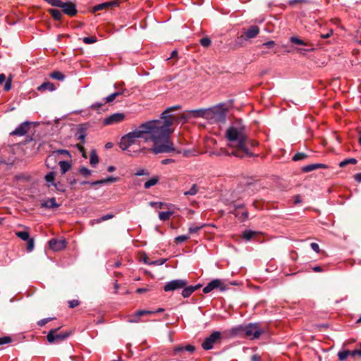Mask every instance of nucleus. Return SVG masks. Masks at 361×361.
Listing matches in <instances>:
<instances>
[{
	"label": "nucleus",
	"instance_id": "nucleus-42",
	"mask_svg": "<svg viewBox=\"0 0 361 361\" xmlns=\"http://www.w3.org/2000/svg\"><path fill=\"white\" fill-rule=\"evenodd\" d=\"M198 187L196 184H193L190 189L188 191L184 192V195H195L197 193Z\"/></svg>",
	"mask_w": 361,
	"mask_h": 361
},
{
	"label": "nucleus",
	"instance_id": "nucleus-18",
	"mask_svg": "<svg viewBox=\"0 0 361 361\" xmlns=\"http://www.w3.org/2000/svg\"><path fill=\"white\" fill-rule=\"evenodd\" d=\"M50 247L53 250H61L66 247V242L64 240L51 239L49 242Z\"/></svg>",
	"mask_w": 361,
	"mask_h": 361
},
{
	"label": "nucleus",
	"instance_id": "nucleus-32",
	"mask_svg": "<svg viewBox=\"0 0 361 361\" xmlns=\"http://www.w3.org/2000/svg\"><path fill=\"white\" fill-rule=\"evenodd\" d=\"M49 13L51 15L53 18L56 20H61L62 18V13L59 10L50 8L48 10Z\"/></svg>",
	"mask_w": 361,
	"mask_h": 361
},
{
	"label": "nucleus",
	"instance_id": "nucleus-15",
	"mask_svg": "<svg viewBox=\"0 0 361 361\" xmlns=\"http://www.w3.org/2000/svg\"><path fill=\"white\" fill-rule=\"evenodd\" d=\"M221 282L219 279H214L210 281L207 285L204 287L203 292L204 293H208L215 288H220V290L222 292L225 290L224 287H221Z\"/></svg>",
	"mask_w": 361,
	"mask_h": 361
},
{
	"label": "nucleus",
	"instance_id": "nucleus-21",
	"mask_svg": "<svg viewBox=\"0 0 361 361\" xmlns=\"http://www.w3.org/2000/svg\"><path fill=\"white\" fill-rule=\"evenodd\" d=\"M154 312L149 310H139L137 311L135 315L129 319V322L130 323H137L140 322V317L145 315V314H154Z\"/></svg>",
	"mask_w": 361,
	"mask_h": 361
},
{
	"label": "nucleus",
	"instance_id": "nucleus-45",
	"mask_svg": "<svg viewBox=\"0 0 361 361\" xmlns=\"http://www.w3.org/2000/svg\"><path fill=\"white\" fill-rule=\"evenodd\" d=\"M204 226V224H200L199 226L192 225L189 227L188 231L190 233H195L198 232Z\"/></svg>",
	"mask_w": 361,
	"mask_h": 361
},
{
	"label": "nucleus",
	"instance_id": "nucleus-27",
	"mask_svg": "<svg viewBox=\"0 0 361 361\" xmlns=\"http://www.w3.org/2000/svg\"><path fill=\"white\" fill-rule=\"evenodd\" d=\"M59 165L62 175L65 174L71 168V163L68 161H60Z\"/></svg>",
	"mask_w": 361,
	"mask_h": 361
},
{
	"label": "nucleus",
	"instance_id": "nucleus-59",
	"mask_svg": "<svg viewBox=\"0 0 361 361\" xmlns=\"http://www.w3.org/2000/svg\"><path fill=\"white\" fill-rule=\"evenodd\" d=\"M51 319H52V318L42 319L37 322V324L40 326H42L45 325L48 322L51 321Z\"/></svg>",
	"mask_w": 361,
	"mask_h": 361
},
{
	"label": "nucleus",
	"instance_id": "nucleus-62",
	"mask_svg": "<svg viewBox=\"0 0 361 361\" xmlns=\"http://www.w3.org/2000/svg\"><path fill=\"white\" fill-rule=\"evenodd\" d=\"M333 35V30H330L329 32L326 34H322L320 37L322 39H326L330 37Z\"/></svg>",
	"mask_w": 361,
	"mask_h": 361
},
{
	"label": "nucleus",
	"instance_id": "nucleus-16",
	"mask_svg": "<svg viewBox=\"0 0 361 361\" xmlns=\"http://www.w3.org/2000/svg\"><path fill=\"white\" fill-rule=\"evenodd\" d=\"M259 32V28L257 25H252L248 27V29L244 32V34L242 35L245 39H249L255 38Z\"/></svg>",
	"mask_w": 361,
	"mask_h": 361
},
{
	"label": "nucleus",
	"instance_id": "nucleus-22",
	"mask_svg": "<svg viewBox=\"0 0 361 361\" xmlns=\"http://www.w3.org/2000/svg\"><path fill=\"white\" fill-rule=\"evenodd\" d=\"M200 285H195V286H185L182 290V295L183 298H188L190 297L193 292H195L196 290L199 289L200 288Z\"/></svg>",
	"mask_w": 361,
	"mask_h": 361
},
{
	"label": "nucleus",
	"instance_id": "nucleus-47",
	"mask_svg": "<svg viewBox=\"0 0 361 361\" xmlns=\"http://www.w3.org/2000/svg\"><path fill=\"white\" fill-rule=\"evenodd\" d=\"M79 171L85 177H88L92 173V171L85 166L81 167Z\"/></svg>",
	"mask_w": 361,
	"mask_h": 361
},
{
	"label": "nucleus",
	"instance_id": "nucleus-11",
	"mask_svg": "<svg viewBox=\"0 0 361 361\" xmlns=\"http://www.w3.org/2000/svg\"><path fill=\"white\" fill-rule=\"evenodd\" d=\"M188 114L192 118H202L209 121V108L190 110Z\"/></svg>",
	"mask_w": 361,
	"mask_h": 361
},
{
	"label": "nucleus",
	"instance_id": "nucleus-28",
	"mask_svg": "<svg viewBox=\"0 0 361 361\" xmlns=\"http://www.w3.org/2000/svg\"><path fill=\"white\" fill-rule=\"evenodd\" d=\"M195 350V348L192 345H188L185 346H177L174 348L175 354H178V353L185 350L190 353H193Z\"/></svg>",
	"mask_w": 361,
	"mask_h": 361
},
{
	"label": "nucleus",
	"instance_id": "nucleus-38",
	"mask_svg": "<svg viewBox=\"0 0 361 361\" xmlns=\"http://www.w3.org/2000/svg\"><path fill=\"white\" fill-rule=\"evenodd\" d=\"M44 179L47 183L53 185L54 183V179H55V172H54V171L49 172L48 174H47L45 176Z\"/></svg>",
	"mask_w": 361,
	"mask_h": 361
},
{
	"label": "nucleus",
	"instance_id": "nucleus-39",
	"mask_svg": "<svg viewBox=\"0 0 361 361\" xmlns=\"http://www.w3.org/2000/svg\"><path fill=\"white\" fill-rule=\"evenodd\" d=\"M173 214L172 212H160L159 213V218L161 221L169 220L171 216Z\"/></svg>",
	"mask_w": 361,
	"mask_h": 361
},
{
	"label": "nucleus",
	"instance_id": "nucleus-26",
	"mask_svg": "<svg viewBox=\"0 0 361 361\" xmlns=\"http://www.w3.org/2000/svg\"><path fill=\"white\" fill-rule=\"evenodd\" d=\"M55 89H56V87H55L54 83H52L49 81L43 82L41 85H39L37 87V90L41 92L45 91V90H49L50 92H52V91L55 90Z\"/></svg>",
	"mask_w": 361,
	"mask_h": 361
},
{
	"label": "nucleus",
	"instance_id": "nucleus-29",
	"mask_svg": "<svg viewBox=\"0 0 361 361\" xmlns=\"http://www.w3.org/2000/svg\"><path fill=\"white\" fill-rule=\"evenodd\" d=\"M290 42L292 44H298V45H302V46H310L312 44L305 42L300 39H299L298 37L293 36L290 38Z\"/></svg>",
	"mask_w": 361,
	"mask_h": 361
},
{
	"label": "nucleus",
	"instance_id": "nucleus-12",
	"mask_svg": "<svg viewBox=\"0 0 361 361\" xmlns=\"http://www.w3.org/2000/svg\"><path fill=\"white\" fill-rule=\"evenodd\" d=\"M259 145V142L257 141V140H250L248 138V137L247 136V139H246V141L243 143V148H245V149H247V151L248 152L247 154H245L242 159L245 158V157H257L258 155L257 154H255L252 152H250V147H255L257 146H258Z\"/></svg>",
	"mask_w": 361,
	"mask_h": 361
},
{
	"label": "nucleus",
	"instance_id": "nucleus-64",
	"mask_svg": "<svg viewBox=\"0 0 361 361\" xmlns=\"http://www.w3.org/2000/svg\"><path fill=\"white\" fill-rule=\"evenodd\" d=\"M252 361H262L261 357L258 355H254L251 357Z\"/></svg>",
	"mask_w": 361,
	"mask_h": 361
},
{
	"label": "nucleus",
	"instance_id": "nucleus-52",
	"mask_svg": "<svg viewBox=\"0 0 361 361\" xmlns=\"http://www.w3.org/2000/svg\"><path fill=\"white\" fill-rule=\"evenodd\" d=\"M27 241V250L28 252H32L34 249L35 242L33 238H30Z\"/></svg>",
	"mask_w": 361,
	"mask_h": 361
},
{
	"label": "nucleus",
	"instance_id": "nucleus-35",
	"mask_svg": "<svg viewBox=\"0 0 361 361\" xmlns=\"http://www.w3.org/2000/svg\"><path fill=\"white\" fill-rule=\"evenodd\" d=\"M90 162L93 167H94L99 162V157L94 150H92L90 152Z\"/></svg>",
	"mask_w": 361,
	"mask_h": 361
},
{
	"label": "nucleus",
	"instance_id": "nucleus-25",
	"mask_svg": "<svg viewBox=\"0 0 361 361\" xmlns=\"http://www.w3.org/2000/svg\"><path fill=\"white\" fill-rule=\"evenodd\" d=\"M117 180H118L117 177L109 176L106 178L93 181L92 183H91V185H102V184H105V183H114V182H116Z\"/></svg>",
	"mask_w": 361,
	"mask_h": 361
},
{
	"label": "nucleus",
	"instance_id": "nucleus-61",
	"mask_svg": "<svg viewBox=\"0 0 361 361\" xmlns=\"http://www.w3.org/2000/svg\"><path fill=\"white\" fill-rule=\"evenodd\" d=\"M11 80H7L6 81L5 85H4V89L6 91H8V90H11Z\"/></svg>",
	"mask_w": 361,
	"mask_h": 361
},
{
	"label": "nucleus",
	"instance_id": "nucleus-14",
	"mask_svg": "<svg viewBox=\"0 0 361 361\" xmlns=\"http://www.w3.org/2000/svg\"><path fill=\"white\" fill-rule=\"evenodd\" d=\"M63 12L70 16H73L77 13V9L75 4L72 2H62L61 6Z\"/></svg>",
	"mask_w": 361,
	"mask_h": 361
},
{
	"label": "nucleus",
	"instance_id": "nucleus-31",
	"mask_svg": "<svg viewBox=\"0 0 361 361\" xmlns=\"http://www.w3.org/2000/svg\"><path fill=\"white\" fill-rule=\"evenodd\" d=\"M57 154H63V155H66V156L71 157V154H70L69 151H68L66 149H57V150L52 152V154L48 157V158L47 159V162H48V161L49 159H51L52 158V157L57 155Z\"/></svg>",
	"mask_w": 361,
	"mask_h": 361
},
{
	"label": "nucleus",
	"instance_id": "nucleus-13",
	"mask_svg": "<svg viewBox=\"0 0 361 361\" xmlns=\"http://www.w3.org/2000/svg\"><path fill=\"white\" fill-rule=\"evenodd\" d=\"M29 121H24L20 123L13 132L11 133V135L23 136L25 135L30 129Z\"/></svg>",
	"mask_w": 361,
	"mask_h": 361
},
{
	"label": "nucleus",
	"instance_id": "nucleus-40",
	"mask_svg": "<svg viewBox=\"0 0 361 361\" xmlns=\"http://www.w3.org/2000/svg\"><path fill=\"white\" fill-rule=\"evenodd\" d=\"M357 164V159L355 158H350V159H345L339 163V166L345 167V166H347L348 164Z\"/></svg>",
	"mask_w": 361,
	"mask_h": 361
},
{
	"label": "nucleus",
	"instance_id": "nucleus-57",
	"mask_svg": "<svg viewBox=\"0 0 361 361\" xmlns=\"http://www.w3.org/2000/svg\"><path fill=\"white\" fill-rule=\"evenodd\" d=\"M166 262V259H159V260H157V261H154V262H147V263H148V264H150V265H152V264L162 265Z\"/></svg>",
	"mask_w": 361,
	"mask_h": 361
},
{
	"label": "nucleus",
	"instance_id": "nucleus-50",
	"mask_svg": "<svg viewBox=\"0 0 361 361\" xmlns=\"http://www.w3.org/2000/svg\"><path fill=\"white\" fill-rule=\"evenodd\" d=\"M95 37H85L82 39V42L85 44H90L97 42Z\"/></svg>",
	"mask_w": 361,
	"mask_h": 361
},
{
	"label": "nucleus",
	"instance_id": "nucleus-6",
	"mask_svg": "<svg viewBox=\"0 0 361 361\" xmlns=\"http://www.w3.org/2000/svg\"><path fill=\"white\" fill-rule=\"evenodd\" d=\"M244 337L251 339L257 338L264 333V331L255 323H250L247 326H243Z\"/></svg>",
	"mask_w": 361,
	"mask_h": 361
},
{
	"label": "nucleus",
	"instance_id": "nucleus-44",
	"mask_svg": "<svg viewBox=\"0 0 361 361\" xmlns=\"http://www.w3.org/2000/svg\"><path fill=\"white\" fill-rule=\"evenodd\" d=\"M53 186L59 192H64L66 191V187L61 181L54 182Z\"/></svg>",
	"mask_w": 361,
	"mask_h": 361
},
{
	"label": "nucleus",
	"instance_id": "nucleus-17",
	"mask_svg": "<svg viewBox=\"0 0 361 361\" xmlns=\"http://www.w3.org/2000/svg\"><path fill=\"white\" fill-rule=\"evenodd\" d=\"M240 106L241 103H237L235 96H230V98L227 99V118H231L233 116V114H228L231 109L235 108L238 110Z\"/></svg>",
	"mask_w": 361,
	"mask_h": 361
},
{
	"label": "nucleus",
	"instance_id": "nucleus-23",
	"mask_svg": "<svg viewBox=\"0 0 361 361\" xmlns=\"http://www.w3.org/2000/svg\"><path fill=\"white\" fill-rule=\"evenodd\" d=\"M117 5H118V2L116 1H107V2H104V3L99 4L94 6L93 7V11H101L106 8H108L110 6H117Z\"/></svg>",
	"mask_w": 361,
	"mask_h": 361
},
{
	"label": "nucleus",
	"instance_id": "nucleus-9",
	"mask_svg": "<svg viewBox=\"0 0 361 361\" xmlns=\"http://www.w3.org/2000/svg\"><path fill=\"white\" fill-rule=\"evenodd\" d=\"M58 329H52L49 331L47 339L49 343L63 341L69 336L68 332L56 334Z\"/></svg>",
	"mask_w": 361,
	"mask_h": 361
},
{
	"label": "nucleus",
	"instance_id": "nucleus-60",
	"mask_svg": "<svg viewBox=\"0 0 361 361\" xmlns=\"http://www.w3.org/2000/svg\"><path fill=\"white\" fill-rule=\"evenodd\" d=\"M311 248L315 251L316 252L319 253V251H320V249H319V246L317 243H312L311 245Z\"/></svg>",
	"mask_w": 361,
	"mask_h": 361
},
{
	"label": "nucleus",
	"instance_id": "nucleus-55",
	"mask_svg": "<svg viewBox=\"0 0 361 361\" xmlns=\"http://www.w3.org/2000/svg\"><path fill=\"white\" fill-rule=\"evenodd\" d=\"M175 149H176L175 147ZM176 152L177 154H183L184 157H189L190 156L191 154V152L190 150H183V151H181V150H178V149H176L175 151H173L172 152Z\"/></svg>",
	"mask_w": 361,
	"mask_h": 361
},
{
	"label": "nucleus",
	"instance_id": "nucleus-46",
	"mask_svg": "<svg viewBox=\"0 0 361 361\" xmlns=\"http://www.w3.org/2000/svg\"><path fill=\"white\" fill-rule=\"evenodd\" d=\"M49 5L55 7L60 8L62 4V1L61 0H45Z\"/></svg>",
	"mask_w": 361,
	"mask_h": 361
},
{
	"label": "nucleus",
	"instance_id": "nucleus-20",
	"mask_svg": "<svg viewBox=\"0 0 361 361\" xmlns=\"http://www.w3.org/2000/svg\"><path fill=\"white\" fill-rule=\"evenodd\" d=\"M327 166L323 164H312L305 166L302 168V171L304 173H308L314 170L319 169H326Z\"/></svg>",
	"mask_w": 361,
	"mask_h": 361
},
{
	"label": "nucleus",
	"instance_id": "nucleus-34",
	"mask_svg": "<svg viewBox=\"0 0 361 361\" xmlns=\"http://www.w3.org/2000/svg\"><path fill=\"white\" fill-rule=\"evenodd\" d=\"M256 235H257V232L252 231L250 230H246L243 232L242 238L246 240H250Z\"/></svg>",
	"mask_w": 361,
	"mask_h": 361
},
{
	"label": "nucleus",
	"instance_id": "nucleus-33",
	"mask_svg": "<svg viewBox=\"0 0 361 361\" xmlns=\"http://www.w3.org/2000/svg\"><path fill=\"white\" fill-rule=\"evenodd\" d=\"M158 181L159 178L157 176H154L145 183L144 187L145 189H149L152 186L155 185L158 183Z\"/></svg>",
	"mask_w": 361,
	"mask_h": 361
},
{
	"label": "nucleus",
	"instance_id": "nucleus-53",
	"mask_svg": "<svg viewBox=\"0 0 361 361\" xmlns=\"http://www.w3.org/2000/svg\"><path fill=\"white\" fill-rule=\"evenodd\" d=\"M11 342V338L9 336H3L0 338V345L7 344Z\"/></svg>",
	"mask_w": 361,
	"mask_h": 361
},
{
	"label": "nucleus",
	"instance_id": "nucleus-24",
	"mask_svg": "<svg viewBox=\"0 0 361 361\" xmlns=\"http://www.w3.org/2000/svg\"><path fill=\"white\" fill-rule=\"evenodd\" d=\"M42 207L45 208H57L59 207V204L56 203V199L54 197L49 198L47 200L43 202L41 204Z\"/></svg>",
	"mask_w": 361,
	"mask_h": 361
},
{
	"label": "nucleus",
	"instance_id": "nucleus-10",
	"mask_svg": "<svg viewBox=\"0 0 361 361\" xmlns=\"http://www.w3.org/2000/svg\"><path fill=\"white\" fill-rule=\"evenodd\" d=\"M125 118V114L123 113H114L103 120V124L104 126H110L118 123L123 121Z\"/></svg>",
	"mask_w": 361,
	"mask_h": 361
},
{
	"label": "nucleus",
	"instance_id": "nucleus-2",
	"mask_svg": "<svg viewBox=\"0 0 361 361\" xmlns=\"http://www.w3.org/2000/svg\"><path fill=\"white\" fill-rule=\"evenodd\" d=\"M232 121L231 126L227 128V140L231 142V144H227V156H234L242 159L247 154V149L243 148V143L246 141L247 135L245 130V126L242 123V120L231 116Z\"/></svg>",
	"mask_w": 361,
	"mask_h": 361
},
{
	"label": "nucleus",
	"instance_id": "nucleus-1",
	"mask_svg": "<svg viewBox=\"0 0 361 361\" xmlns=\"http://www.w3.org/2000/svg\"><path fill=\"white\" fill-rule=\"evenodd\" d=\"M180 107L179 105L168 107L161 113L160 119L143 123L133 131L123 135L119 142L120 148L123 151H127L130 146L138 144L139 139L142 138L145 142L151 140L153 144L149 149L146 147L140 149L138 151L140 153H144L148 150L154 154H159L175 151L173 142L170 138V135L173 132L171 128L173 118L169 113Z\"/></svg>",
	"mask_w": 361,
	"mask_h": 361
},
{
	"label": "nucleus",
	"instance_id": "nucleus-58",
	"mask_svg": "<svg viewBox=\"0 0 361 361\" xmlns=\"http://www.w3.org/2000/svg\"><path fill=\"white\" fill-rule=\"evenodd\" d=\"M115 99H116L115 94L112 93V94H109V96H107L106 97H105L104 100H105L106 103H110V102H112Z\"/></svg>",
	"mask_w": 361,
	"mask_h": 361
},
{
	"label": "nucleus",
	"instance_id": "nucleus-54",
	"mask_svg": "<svg viewBox=\"0 0 361 361\" xmlns=\"http://www.w3.org/2000/svg\"><path fill=\"white\" fill-rule=\"evenodd\" d=\"M149 173L144 169L137 170L135 173V175L137 176H145V175L149 176Z\"/></svg>",
	"mask_w": 361,
	"mask_h": 361
},
{
	"label": "nucleus",
	"instance_id": "nucleus-30",
	"mask_svg": "<svg viewBox=\"0 0 361 361\" xmlns=\"http://www.w3.org/2000/svg\"><path fill=\"white\" fill-rule=\"evenodd\" d=\"M113 217H114V214H107L106 215H104V216H101L99 219L92 220L91 221V224L93 225L94 224H100L102 221H107L109 219H112Z\"/></svg>",
	"mask_w": 361,
	"mask_h": 361
},
{
	"label": "nucleus",
	"instance_id": "nucleus-37",
	"mask_svg": "<svg viewBox=\"0 0 361 361\" xmlns=\"http://www.w3.org/2000/svg\"><path fill=\"white\" fill-rule=\"evenodd\" d=\"M308 157V155L304 152H297L292 158L294 161L305 159Z\"/></svg>",
	"mask_w": 361,
	"mask_h": 361
},
{
	"label": "nucleus",
	"instance_id": "nucleus-48",
	"mask_svg": "<svg viewBox=\"0 0 361 361\" xmlns=\"http://www.w3.org/2000/svg\"><path fill=\"white\" fill-rule=\"evenodd\" d=\"M78 139L82 142V143L85 142V133L82 129H80L77 133Z\"/></svg>",
	"mask_w": 361,
	"mask_h": 361
},
{
	"label": "nucleus",
	"instance_id": "nucleus-41",
	"mask_svg": "<svg viewBox=\"0 0 361 361\" xmlns=\"http://www.w3.org/2000/svg\"><path fill=\"white\" fill-rule=\"evenodd\" d=\"M16 235L19 238H20L21 240H23L24 241H27V240H29L30 238V234L27 231H18V232L16 233Z\"/></svg>",
	"mask_w": 361,
	"mask_h": 361
},
{
	"label": "nucleus",
	"instance_id": "nucleus-8",
	"mask_svg": "<svg viewBox=\"0 0 361 361\" xmlns=\"http://www.w3.org/2000/svg\"><path fill=\"white\" fill-rule=\"evenodd\" d=\"M188 282L185 279H175L167 282L164 286L165 292L174 291L183 288Z\"/></svg>",
	"mask_w": 361,
	"mask_h": 361
},
{
	"label": "nucleus",
	"instance_id": "nucleus-3",
	"mask_svg": "<svg viewBox=\"0 0 361 361\" xmlns=\"http://www.w3.org/2000/svg\"><path fill=\"white\" fill-rule=\"evenodd\" d=\"M209 111L210 123L224 122L226 118V104L224 102L209 107Z\"/></svg>",
	"mask_w": 361,
	"mask_h": 361
},
{
	"label": "nucleus",
	"instance_id": "nucleus-63",
	"mask_svg": "<svg viewBox=\"0 0 361 361\" xmlns=\"http://www.w3.org/2000/svg\"><path fill=\"white\" fill-rule=\"evenodd\" d=\"M275 43L274 41H269L267 42L264 43L262 45L265 46L266 47L271 49L274 46Z\"/></svg>",
	"mask_w": 361,
	"mask_h": 361
},
{
	"label": "nucleus",
	"instance_id": "nucleus-49",
	"mask_svg": "<svg viewBox=\"0 0 361 361\" xmlns=\"http://www.w3.org/2000/svg\"><path fill=\"white\" fill-rule=\"evenodd\" d=\"M200 43L204 47H208L211 44V40L209 37H204L200 39Z\"/></svg>",
	"mask_w": 361,
	"mask_h": 361
},
{
	"label": "nucleus",
	"instance_id": "nucleus-51",
	"mask_svg": "<svg viewBox=\"0 0 361 361\" xmlns=\"http://www.w3.org/2000/svg\"><path fill=\"white\" fill-rule=\"evenodd\" d=\"M189 235H178L175 238V242L176 243H183L186 241L188 239H189Z\"/></svg>",
	"mask_w": 361,
	"mask_h": 361
},
{
	"label": "nucleus",
	"instance_id": "nucleus-5",
	"mask_svg": "<svg viewBox=\"0 0 361 361\" xmlns=\"http://www.w3.org/2000/svg\"><path fill=\"white\" fill-rule=\"evenodd\" d=\"M223 340L222 334L220 331H214L209 336L204 338L202 343V348L205 350H211L215 345L221 343Z\"/></svg>",
	"mask_w": 361,
	"mask_h": 361
},
{
	"label": "nucleus",
	"instance_id": "nucleus-7",
	"mask_svg": "<svg viewBox=\"0 0 361 361\" xmlns=\"http://www.w3.org/2000/svg\"><path fill=\"white\" fill-rule=\"evenodd\" d=\"M252 184V183L247 180L239 183L231 192V202H236L237 200L241 199L245 189Z\"/></svg>",
	"mask_w": 361,
	"mask_h": 361
},
{
	"label": "nucleus",
	"instance_id": "nucleus-19",
	"mask_svg": "<svg viewBox=\"0 0 361 361\" xmlns=\"http://www.w3.org/2000/svg\"><path fill=\"white\" fill-rule=\"evenodd\" d=\"M244 337L243 326H238L232 328L228 333H227V337Z\"/></svg>",
	"mask_w": 361,
	"mask_h": 361
},
{
	"label": "nucleus",
	"instance_id": "nucleus-4",
	"mask_svg": "<svg viewBox=\"0 0 361 361\" xmlns=\"http://www.w3.org/2000/svg\"><path fill=\"white\" fill-rule=\"evenodd\" d=\"M227 210H228V213L233 214L240 221H246L249 216L248 212L243 203L230 202L227 204Z\"/></svg>",
	"mask_w": 361,
	"mask_h": 361
},
{
	"label": "nucleus",
	"instance_id": "nucleus-56",
	"mask_svg": "<svg viewBox=\"0 0 361 361\" xmlns=\"http://www.w3.org/2000/svg\"><path fill=\"white\" fill-rule=\"evenodd\" d=\"M79 304H80V302L78 300H72L68 301V306L71 308H74V307H77L78 305H79Z\"/></svg>",
	"mask_w": 361,
	"mask_h": 361
},
{
	"label": "nucleus",
	"instance_id": "nucleus-43",
	"mask_svg": "<svg viewBox=\"0 0 361 361\" xmlns=\"http://www.w3.org/2000/svg\"><path fill=\"white\" fill-rule=\"evenodd\" d=\"M349 355H350L349 350H344L342 351H339L338 353V359L341 361H344Z\"/></svg>",
	"mask_w": 361,
	"mask_h": 361
},
{
	"label": "nucleus",
	"instance_id": "nucleus-36",
	"mask_svg": "<svg viewBox=\"0 0 361 361\" xmlns=\"http://www.w3.org/2000/svg\"><path fill=\"white\" fill-rule=\"evenodd\" d=\"M49 76L56 80L62 81L65 78V75L60 71H54L49 74Z\"/></svg>",
	"mask_w": 361,
	"mask_h": 361
}]
</instances>
